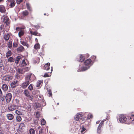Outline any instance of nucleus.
Here are the masks:
<instances>
[{
    "instance_id": "nucleus-1",
    "label": "nucleus",
    "mask_w": 134,
    "mask_h": 134,
    "mask_svg": "<svg viewBox=\"0 0 134 134\" xmlns=\"http://www.w3.org/2000/svg\"><path fill=\"white\" fill-rule=\"evenodd\" d=\"M92 60L90 59H88L85 60L84 62L85 66L81 67V69H78L77 70V71H84L89 69L90 67L92 65Z\"/></svg>"
},
{
    "instance_id": "nucleus-2",
    "label": "nucleus",
    "mask_w": 134,
    "mask_h": 134,
    "mask_svg": "<svg viewBox=\"0 0 134 134\" xmlns=\"http://www.w3.org/2000/svg\"><path fill=\"white\" fill-rule=\"evenodd\" d=\"M74 119L76 121L79 120L81 124L84 123L87 119L86 117L83 116L82 113H77L75 116Z\"/></svg>"
},
{
    "instance_id": "nucleus-3",
    "label": "nucleus",
    "mask_w": 134,
    "mask_h": 134,
    "mask_svg": "<svg viewBox=\"0 0 134 134\" xmlns=\"http://www.w3.org/2000/svg\"><path fill=\"white\" fill-rule=\"evenodd\" d=\"M128 124H130L134 120V113L133 112L130 113L128 115Z\"/></svg>"
},
{
    "instance_id": "nucleus-4",
    "label": "nucleus",
    "mask_w": 134,
    "mask_h": 134,
    "mask_svg": "<svg viewBox=\"0 0 134 134\" xmlns=\"http://www.w3.org/2000/svg\"><path fill=\"white\" fill-rule=\"evenodd\" d=\"M13 78V77L11 76L7 75H5L2 77V80L5 82L9 81L12 80Z\"/></svg>"
},
{
    "instance_id": "nucleus-5",
    "label": "nucleus",
    "mask_w": 134,
    "mask_h": 134,
    "mask_svg": "<svg viewBox=\"0 0 134 134\" xmlns=\"http://www.w3.org/2000/svg\"><path fill=\"white\" fill-rule=\"evenodd\" d=\"M7 4L10 8H12L15 6V2L14 0H8Z\"/></svg>"
},
{
    "instance_id": "nucleus-6",
    "label": "nucleus",
    "mask_w": 134,
    "mask_h": 134,
    "mask_svg": "<svg viewBox=\"0 0 134 134\" xmlns=\"http://www.w3.org/2000/svg\"><path fill=\"white\" fill-rule=\"evenodd\" d=\"M85 59V56L82 54H80L76 58V60L79 62H82Z\"/></svg>"
},
{
    "instance_id": "nucleus-7",
    "label": "nucleus",
    "mask_w": 134,
    "mask_h": 134,
    "mask_svg": "<svg viewBox=\"0 0 134 134\" xmlns=\"http://www.w3.org/2000/svg\"><path fill=\"white\" fill-rule=\"evenodd\" d=\"M119 120L120 122H125L127 120V118L125 116L123 115H120L119 118Z\"/></svg>"
},
{
    "instance_id": "nucleus-8",
    "label": "nucleus",
    "mask_w": 134,
    "mask_h": 134,
    "mask_svg": "<svg viewBox=\"0 0 134 134\" xmlns=\"http://www.w3.org/2000/svg\"><path fill=\"white\" fill-rule=\"evenodd\" d=\"M12 95L10 93H7L6 96L5 98L7 103L9 102L11 100Z\"/></svg>"
},
{
    "instance_id": "nucleus-9",
    "label": "nucleus",
    "mask_w": 134,
    "mask_h": 134,
    "mask_svg": "<svg viewBox=\"0 0 134 134\" xmlns=\"http://www.w3.org/2000/svg\"><path fill=\"white\" fill-rule=\"evenodd\" d=\"M18 81L15 80L12 82L10 83V86L11 88H13L18 85Z\"/></svg>"
},
{
    "instance_id": "nucleus-10",
    "label": "nucleus",
    "mask_w": 134,
    "mask_h": 134,
    "mask_svg": "<svg viewBox=\"0 0 134 134\" xmlns=\"http://www.w3.org/2000/svg\"><path fill=\"white\" fill-rule=\"evenodd\" d=\"M17 108L16 105L14 104L9 106L8 107V109L10 111H13L15 110Z\"/></svg>"
},
{
    "instance_id": "nucleus-11",
    "label": "nucleus",
    "mask_w": 134,
    "mask_h": 134,
    "mask_svg": "<svg viewBox=\"0 0 134 134\" xmlns=\"http://www.w3.org/2000/svg\"><path fill=\"white\" fill-rule=\"evenodd\" d=\"M86 129L83 126L80 128L79 131V134H83L85 133L86 132Z\"/></svg>"
},
{
    "instance_id": "nucleus-12",
    "label": "nucleus",
    "mask_w": 134,
    "mask_h": 134,
    "mask_svg": "<svg viewBox=\"0 0 134 134\" xmlns=\"http://www.w3.org/2000/svg\"><path fill=\"white\" fill-rule=\"evenodd\" d=\"M30 83V82L25 81L21 84V86L23 88H25L28 86Z\"/></svg>"
},
{
    "instance_id": "nucleus-13",
    "label": "nucleus",
    "mask_w": 134,
    "mask_h": 134,
    "mask_svg": "<svg viewBox=\"0 0 134 134\" xmlns=\"http://www.w3.org/2000/svg\"><path fill=\"white\" fill-rule=\"evenodd\" d=\"M6 116L8 119L9 120H13L14 118V115L11 114H7Z\"/></svg>"
},
{
    "instance_id": "nucleus-14",
    "label": "nucleus",
    "mask_w": 134,
    "mask_h": 134,
    "mask_svg": "<svg viewBox=\"0 0 134 134\" xmlns=\"http://www.w3.org/2000/svg\"><path fill=\"white\" fill-rule=\"evenodd\" d=\"M14 105H16L17 107L21 105L20 103V100L19 99H15L14 101Z\"/></svg>"
},
{
    "instance_id": "nucleus-15",
    "label": "nucleus",
    "mask_w": 134,
    "mask_h": 134,
    "mask_svg": "<svg viewBox=\"0 0 134 134\" xmlns=\"http://www.w3.org/2000/svg\"><path fill=\"white\" fill-rule=\"evenodd\" d=\"M50 64V63H48L46 64L43 68V69L47 70H49L50 69L49 66Z\"/></svg>"
},
{
    "instance_id": "nucleus-16",
    "label": "nucleus",
    "mask_w": 134,
    "mask_h": 134,
    "mask_svg": "<svg viewBox=\"0 0 134 134\" xmlns=\"http://www.w3.org/2000/svg\"><path fill=\"white\" fill-rule=\"evenodd\" d=\"M6 11V9L4 6L2 5H0V12L2 13H4Z\"/></svg>"
},
{
    "instance_id": "nucleus-17",
    "label": "nucleus",
    "mask_w": 134,
    "mask_h": 134,
    "mask_svg": "<svg viewBox=\"0 0 134 134\" xmlns=\"http://www.w3.org/2000/svg\"><path fill=\"white\" fill-rule=\"evenodd\" d=\"M1 88L4 91H6L8 90V87L7 85L6 84H3Z\"/></svg>"
},
{
    "instance_id": "nucleus-18",
    "label": "nucleus",
    "mask_w": 134,
    "mask_h": 134,
    "mask_svg": "<svg viewBox=\"0 0 134 134\" xmlns=\"http://www.w3.org/2000/svg\"><path fill=\"white\" fill-rule=\"evenodd\" d=\"M30 33L31 35H33L34 36H41V34L36 31H30Z\"/></svg>"
},
{
    "instance_id": "nucleus-19",
    "label": "nucleus",
    "mask_w": 134,
    "mask_h": 134,
    "mask_svg": "<svg viewBox=\"0 0 134 134\" xmlns=\"http://www.w3.org/2000/svg\"><path fill=\"white\" fill-rule=\"evenodd\" d=\"M25 127V125L24 123H21L20 124L19 128V129L20 130V131H23V129H24Z\"/></svg>"
},
{
    "instance_id": "nucleus-20",
    "label": "nucleus",
    "mask_w": 134,
    "mask_h": 134,
    "mask_svg": "<svg viewBox=\"0 0 134 134\" xmlns=\"http://www.w3.org/2000/svg\"><path fill=\"white\" fill-rule=\"evenodd\" d=\"M4 23L6 24L7 25L9 24V19L8 17L7 16H6L4 17L3 21Z\"/></svg>"
},
{
    "instance_id": "nucleus-21",
    "label": "nucleus",
    "mask_w": 134,
    "mask_h": 134,
    "mask_svg": "<svg viewBox=\"0 0 134 134\" xmlns=\"http://www.w3.org/2000/svg\"><path fill=\"white\" fill-rule=\"evenodd\" d=\"M20 43L23 46H26L27 48L29 47V45L27 42L21 41H20Z\"/></svg>"
},
{
    "instance_id": "nucleus-22",
    "label": "nucleus",
    "mask_w": 134,
    "mask_h": 134,
    "mask_svg": "<svg viewBox=\"0 0 134 134\" xmlns=\"http://www.w3.org/2000/svg\"><path fill=\"white\" fill-rule=\"evenodd\" d=\"M25 49L24 47L21 45H20V47L17 48V51L18 52H22L24 51Z\"/></svg>"
},
{
    "instance_id": "nucleus-23",
    "label": "nucleus",
    "mask_w": 134,
    "mask_h": 134,
    "mask_svg": "<svg viewBox=\"0 0 134 134\" xmlns=\"http://www.w3.org/2000/svg\"><path fill=\"white\" fill-rule=\"evenodd\" d=\"M21 58V57L20 56H18L16 58L15 60V63L16 64H18Z\"/></svg>"
},
{
    "instance_id": "nucleus-24",
    "label": "nucleus",
    "mask_w": 134,
    "mask_h": 134,
    "mask_svg": "<svg viewBox=\"0 0 134 134\" xmlns=\"http://www.w3.org/2000/svg\"><path fill=\"white\" fill-rule=\"evenodd\" d=\"M29 12L27 10H25L22 12V15L23 16L25 17L28 15Z\"/></svg>"
},
{
    "instance_id": "nucleus-25",
    "label": "nucleus",
    "mask_w": 134,
    "mask_h": 134,
    "mask_svg": "<svg viewBox=\"0 0 134 134\" xmlns=\"http://www.w3.org/2000/svg\"><path fill=\"white\" fill-rule=\"evenodd\" d=\"M24 34V31L23 30H20V31L19 32L18 35L20 37H21L23 36Z\"/></svg>"
},
{
    "instance_id": "nucleus-26",
    "label": "nucleus",
    "mask_w": 134,
    "mask_h": 134,
    "mask_svg": "<svg viewBox=\"0 0 134 134\" xmlns=\"http://www.w3.org/2000/svg\"><path fill=\"white\" fill-rule=\"evenodd\" d=\"M12 54V52L10 50L8 49V51L7 52L6 54V57L8 58Z\"/></svg>"
},
{
    "instance_id": "nucleus-27",
    "label": "nucleus",
    "mask_w": 134,
    "mask_h": 134,
    "mask_svg": "<svg viewBox=\"0 0 134 134\" xmlns=\"http://www.w3.org/2000/svg\"><path fill=\"white\" fill-rule=\"evenodd\" d=\"M9 35L8 34L4 35V40L6 41H8L9 39Z\"/></svg>"
},
{
    "instance_id": "nucleus-28",
    "label": "nucleus",
    "mask_w": 134,
    "mask_h": 134,
    "mask_svg": "<svg viewBox=\"0 0 134 134\" xmlns=\"http://www.w3.org/2000/svg\"><path fill=\"white\" fill-rule=\"evenodd\" d=\"M16 121L20 122L22 120V118L20 116L18 115L16 117Z\"/></svg>"
},
{
    "instance_id": "nucleus-29",
    "label": "nucleus",
    "mask_w": 134,
    "mask_h": 134,
    "mask_svg": "<svg viewBox=\"0 0 134 134\" xmlns=\"http://www.w3.org/2000/svg\"><path fill=\"white\" fill-rule=\"evenodd\" d=\"M15 113L17 115H23V112L22 111H19L18 110H16L15 111Z\"/></svg>"
},
{
    "instance_id": "nucleus-30",
    "label": "nucleus",
    "mask_w": 134,
    "mask_h": 134,
    "mask_svg": "<svg viewBox=\"0 0 134 134\" xmlns=\"http://www.w3.org/2000/svg\"><path fill=\"white\" fill-rule=\"evenodd\" d=\"M7 60L8 62L11 63L14 62L15 61V59L13 57H10Z\"/></svg>"
},
{
    "instance_id": "nucleus-31",
    "label": "nucleus",
    "mask_w": 134,
    "mask_h": 134,
    "mask_svg": "<svg viewBox=\"0 0 134 134\" xmlns=\"http://www.w3.org/2000/svg\"><path fill=\"white\" fill-rule=\"evenodd\" d=\"M24 93L26 96L29 97V96L30 93L29 91L27 90H25L24 92Z\"/></svg>"
},
{
    "instance_id": "nucleus-32",
    "label": "nucleus",
    "mask_w": 134,
    "mask_h": 134,
    "mask_svg": "<svg viewBox=\"0 0 134 134\" xmlns=\"http://www.w3.org/2000/svg\"><path fill=\"white\" fill-rule=\"evenodd\" d=\"M27 65V63L25 61V59L23 60L22 63L21 64L20 66L21 67L26 66Z\"/></svg>"
},
{
    "instance_id": "nucleus-33",
    "label": "nucleus",
    "mask_w": 134,
    "mask_h": 134,
    "mask_svg": "<svg viewBox=\"0 0 134 134\" xmlns=\"http://www.w3.org/2000/svg\"><path fill=\"white\" fill-rule=\"evenodd\" d=\"M43 80H38L37 81L36 84V87H40L41 83H43Z\"/></svg>"
},
{
    "instance_id": "nucleus-34",
    "label": "nucleus",
    "mask_w": 134,
    "mask_h": 134,
    "mask_svg": "<svg viewBox=\"0 0 134 134\" xmlns=\"http://www.w3.org/2000/svg\"><path fill=\"white\" fill-rule=\"evenodd\" d=\"M34 48L35 49H37L40 48V46L38 43H37L34 46Z\"/></svg>"
},
{
    "instance_id": "nucleus-35",
    "label": "nucleus",
    "mask_w": 134,
    "mask_h": 134,
    "mask_svg": "<svg viewBox=\"0 0 134 134\" xmlns=\"http://www.w3.org/2000/svg\"><path fill=\"white\" fill-rule=\"evenodd\" d=\"M8 47L11 48L12 47V42L11 40H9V42L7 44Z\"/></svg>"
},
{
    "instance_id": "nucleus-36",
    "label": "nucleus",
    "mask_w": 134,
    "mask_h": 134,
    "mask_svg": "<svg viewBox=\"0 0 134 134\" xmlns=\"http://www.w3.org/2000/svg\"><path fill=\"white\" fill-rule=\"evenodd\" d=\"M18 72L19 74H23L25 72L23 70V69H20L19 68L18 69Z\"/></svg>"
},
{
    "instance_id": "nucleus-37",
    "label": "nucleus",
    "mask_w": 134,
    "mask_h": 134,
    "mask_svg": "<svg viewBox=\"0 0 134 134\" xmlns=\"http://www.w3.org/2000/svg\"><path fill=\"white\" fill-rule=\"evenodd\" d=\"M27 9L30 11H32V10L31 8L30 4L29 3H26V4Z\"/></svg>"
},
{
    "instance_id": "nucleus-38",
    "label": "nucleus",
    "mask_w": 134,
    "mask_h": 134,
    "mask_svg": "<svg viewBox=\"0 0 134 134\" xmlns=\"http://www.w3.org/2000/svg\"><path fill=\"white\" fill-rule=\"evenodd\" d=\"M102 127V126H101L99 125L97 129V131L98 133V134H99H99H100V132H101V128Z\"/></svg>"
},
{
    "instance_id": "nucleus-39",
    "label": "nucleus",
    "mask_w": 134,
    "mask_h": 134,
    "mask_svg": "<svg viewBox=\"0 0 134 134\" xmlns=\"http://www.w3.org/2000/svg\"><path fill=\"white\" fill-rule=\"evenodd\" d=\"M23 70H24V72H25L28 71L30 69V68L29 67H25L24 68H23Z\"/></svg>"
},
{
    "instance_id": "nucleus-40",
    "label": "nucleus",
    "mask_w": 134,
    "mask_h": 134,
    "mask_svg": "<svg viewBox=\"0 0 134 134\" xmlns=\"http://www.w3.org/2000/svg\"><path fill=\"white\" fill-rule=\"evenodd\" d=\"M30 134H35L34 130L32 129H31L29 130Z\"/></svg>"
},
{
    "instance_id": "nucleus-41",
    "label": "nucleus",
    "mask_w": 134,
    "mask_h": 134,
    "mask_svg": "<svg viewBox=\"0 0 134 134\" xmlns=\"http://www.w3.org/2000/svg\"><path fill=\"white\" fill-rule=\"evenodd\" d=\"M92 115L90 113H89L87 115V118L88 119H90L91 118H92Z\"/></svg>"
},
{
    "instance_id": "nucleus-42",
    "label": "nucleus",
    "mask_w": 134,
    "mask_h": 134,
    "mask_svg": "<svg viewBox=\"0 0 134 134\" xmlns=\"http://www.w3.org/2000/svg\"><path fill=\"white\" fill-rule=\"evenodd\" d=\"M47 89V91L49 95V97L51 96H52V92L51 91V90L49 89Z\"/></svg>"
},
{
    "instance_id": "nucleus-43",
    "label": "nucleus",
    "mask_w": 134,
    "mask_h": 134,
    "mask_svg": "<svg viewBox=\"0 0 134 134\" xmlns=\"http://www.w3.org/2000/svg\"><path fill=\"white\" fill-rule=\"evenodd\" d=\"M25 81L26 82H30V81L31 80V79H29L28 77V76H26L25 79Z\"/></svg>"
},
{
    "instance_id": "nucleus-44",
    "label": "nucleus",
    "mask_w": 134,
    "mask_h": 134,
    "mask_svg": "<svg viewBox=\"0 0 134 134\" xmlns=\"http://www.w3.org/2000/svg\"><path fill=\"white\" fill-rule=\"evenodd\" d=\"M41 124L42 125H44L46 123V121L44 119L41 120Z\"/></svg>"
},
{
    "instance_id": "nucleus-45",
    "label": "nucleus",
    "mask_w": 134,
    "mask_h": 134,
    "mask_svg": "<svg viewBox=\"0 0 134 134\" xmlns=\"http://www.w3.org/2000/svg\"><path fill=\"white\" fill-rule=\"evenodd\" d=\"M40 112L37 111L36 112V117L37 118H39L40 117Z\"/></svg>"
},
{
    "instance_id": "nucleus-46",
    "label": "nucleus",
    "mask_w": 134,
    "mask_h": 134,
    "mask_svg": "<svg viewBox=\"0 0 134 134\" xmlns=\"http://www.w3.org/2000/svg\"><path fill=\"white\" fill-rule=\"evenodd\" d=\"M3 66V63L2 60H0V68H1Z\"/></svg>"
},
{
    "instance_id": "nucleus-47",
    "label": "nucleus",
    "mask_w": 134,
    "mask_h": 134,
    "mask_svg": "<svg viewBox=\"0 0 134 134\" xmlns=\"http://www.w3.org/2000/svg\"><path fill=\"white\" fill-rule=\"evenodd\" d=\"M29 89L31 91L33 89V87L32 84H30L28 87Z\"/></svg>"
},
{
    "instance_id": "nucleus-48",
    "label": "nucleus",
    "mask_w": 134,
    "mask_h": 134,
    "mask_svg": "<svg viewBox=\"0 0 134 134\" xmlns=\"http://www.w3.org/2000/svg\"><path fill=\"white\" fill-rule=\"evenodd\" d=\"M18 46V44L16 42H14L13 44V46L14 47L16 48Z\"/></svg>"
},
{
    "instance_id": "nucleus-49",
    "label": "nucleus",
    "mask_w": 134,
    "mask_h": 134,
    "mask_svg": "<svg viewBox=\"0 0 134 134\" xmlns=\"http://www.w3.org/2000/svg\"><path fill=\"white\" fill-rule=\"evenodd\" d=\"M23 0H16L17 4H20L22 2Z\"/></svg>"
},
{
    "instance_id": "nucleus-50",
    "label": "nucleus",
    "mask_w": 134,
    "mask_h": 134,
    "mask_svg": "<svg viewBox=\"0 0 134 134\" xmlns=\"http://www.w3.org/2000/svg\"><path fill=\"white\" fill-rule=\"evenodd\" d=\"M91 58L92 59V62H93L96 59V57L95 56H92L91 57Z\"/></svg>"
},
{
    "instance_id": "nucleus-51",
    "label": "nucleus",
    "mask_w": 134,
    "mask_h": 134,
    "mask_svg": "<svg viewBox=\"0 0 134 134\" xmlns=\"http://www.w3.org/2000/svg\"><path fill=\"white\" fill-rule=\"evenodd\" d=\"M43 129H41L39 131V134H43Z\"/></svg>"
},
{
    "instance_id": "nucleus-52",
    "label": "nucleus",
    "mask_w": 134,
    "mask_h": 134,
    "mask_svg": "<svg viewBox=\"0 0 134 134\" xmlns=\"http://www.w3.org/2000/svg\"><path fill=\"white\" fill-rule=\"evenodd\" d=\"M27 109L28 111H31V106L30 105H29V106L27 107Z\"/></svg>"
},
{
    "instance_id": "nucleus-53",
    "label": "nucleus",
    "mask_w": 134,
    "mask_h": 134,
    "mask_svg": "<svg viewBox=\"0 0 134 134\" xmlns=\"http://www.w3.org/2000/svg\"><path fill=\"white\" fill-rule=\"evenodd\" d=\"M29 97V99L30 100H32L34 98V97L33 96H30L29 95V96L28 97Z\"/></svg>"
},
{
    "instance_id": "nucleus-54",
    "label": "nucleus",
    "mask_w": 134,
    "mask_h": 134,
    "mask_svg": "<svg viewBox=\"0 0 134 134\" xmlns=\"http://www.w3.org/2000/svg\"><path fill=\"white\" fill-rule=\"evenodd\" d=\"M16 30L17 31H20V30H22V28H20L19 27H17L16 28Z\"/></svg>"
},
{
    "instance_id": "nucleus-55",
    "label": "nucleus",
    "mask_w": 134,
    "mask_h": 134,
    "mask_svg": "<svg viewBox=\"0 0 134 134\" xmlns=\"http://www.w3.org/2000/svg\"><path fill=\"white\" fill-rule=\"evenodd\" d=\"M3 27H4L3 25V24H1L0 25V30H2H2L3 29Z\"/></svg>"
},
{
    "instance_id": "nucleus-56",
    "label": "nucleus",
    "mask_w": 134,
    "mask_h": 134,
    "mask_svg": "<svg viewBox=\"0 0 134 134\" xmlns=\"http://www.w3.org/2000/svg\"><path fill=\"white\" fill-rule=\"evenodd\" d=\"M104 123V121H102L100 123L99 125L101 126H102L103 125Z\"/></svg>"
},
{
    "instance_id": "nucleus-57",
    "label": "nucleus",
    "mask_w": 134,
    "mask_h": 134,
    "mask_svg": "<svg viewBox=\"0 0 134 134\" xmlns=\"http://www.w3.org/2000/svg\"><path fill=\"white\" fill-rule=\"evenodd\" d=\"M40 26L39 25H34V27L36 29H38L40 27Z\"/></svg>"
},
{
    "instance_id": "nucleus-58",
    "label": "nucleus",
    "mask_w": 134,
    "mask_h": 134,
    "mask_svg": "<svg viewBox=\"0 0 134 134\" xmlns=\"http://www.w3.org/2000/svg\"><path fill=\"white\" fill-rule=\"evenodd\" d=\"M49 76V75L47 73H45L43 76V77H48Z\"/></svg>"
},
{
    "instance_id": "nucleus-59",
    "label": "nucleus",
    "mask_w": 134,
    "mask_h": 134,
    "mask_svg": "<svg viewBox=\"0 0 134 134\" xmlns=\"http://www.w3.org/2000/svg\"><path fill=\"white\" fill-rule=\"evenodd\" d=\"M3 94L2 91L0 88V97H1L3 96Z\"/></svg>"
},
{
    "instance_id": "nucleus-60",
    "label": "nucleus",
    "mask_w": 134,
    "mask_h": 134,
    "mask_svg": "<svg viewBox=\"0 0 134 134\" xmlns=\"http://www.w3.org/2000/svg\"><path fill=\"white\" fill-rule=\"evenodd\" d=\"M1 98V100L2 101H4L5 100V98L4 96H2L1 97H0Z\"/></svg>"
},
{
    "instance_id": "nucleus-61",
    "label": "nucleus",
    "mask_w": 134,
    "mask_h": 134,
    "mask_svg": "<svg viewBox=\"0 0 134 134\" xmlns=\"http://www.w3.org/2000/svg\"><path fill=\"white\" fill-rule=\"evenodd\" d=\"M32 75V74H30L27 75L28 76V77L29 78V79H31V77Z\"/></svg>"
},
{
    "instance_id": "nucleus-62",
    "label": "nucleus",
    "mask_w": 134,
    "mask_h": 134,
    "mask_svg": "<svg viewBox=\"0 0 134 134\" xmlns=\"http://www.w3.org/2000/svg\"><path fill=\"white\" fill-rule=\"evenodd\" d=\"M99 121H97V122H96V124H98L99 123Z\"/></svg>"
},
{
    "instance_id": "nucleus-63",
    "label": "nucleus",
    "mask_w": 134,
    "mask_h": 134,
    "mask_svg": "<svg viewBox=\"0 0 134 134\" xmlns=\"http://www.w3.org/2000/svg\"><path fill=\"white\" fill-rule=\"evenodd\" d=\"M4 0H0V2H3L4 1Z\"/></svg>"
},
{
    "instance_id": "nucleus-64",
    "label": "nucleus",
    "mask_w": 134,
    "mask_h": 134,
    "mask_svg": "<svg viewBox=\"0 0 134 134\" xmlns=\"http://www.w3.org/2000/svg\"><path fill=\"white\" fill-rule=\"evenodd\" d=\"M2 131L1 130H0V134H1L2 133Z\"/></svg>"
}]
</instances>
